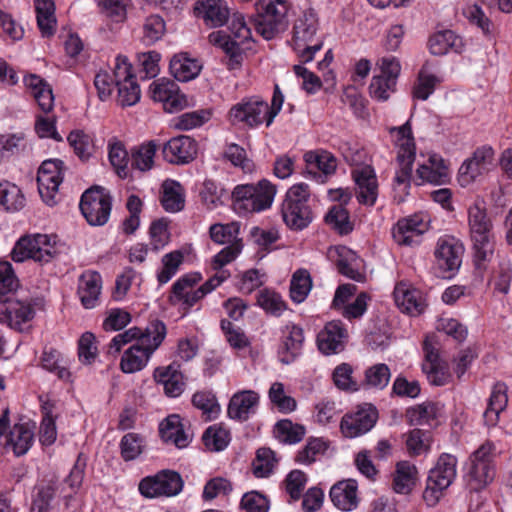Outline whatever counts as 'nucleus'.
Returning <instances> with one entry per match:
<instances>
[{
	"label": "nucleus",
	"instance_id": "nucleus-33",
	"mask_svg": "<svg viewBox=\"0 0 512 512\" xmlns=\"http://www.w3.org/2000/svg\"><path fill=\"white\" fill-rule=\"evenodd\" d=\"M330 499L337 508L343 511H351L356 508L358 504L356 481L350 479L334 484L330 489Z\"/></svg>",
	"mask_w": 512,
	"mask_h": 512
},
{
	"label": "nucleus",
	"instance_id": "nucleus-56",
	"mask_svg": "<svg viewBox=\"0 0 512 512\" xmlns=\"http://www.w3.org/2000/svg\"><path fill=\"white\" fill-rule=\"evenodd\" d=\"M328 447V442L322 438H309L306 445L298 451L295 461L302 465H310L323 455Z\"/></svg>",
	"mask_w": 512,
	"mask_h": 512
},
{
	"label": "nucleus",
	"instance_id": "nucleus-62",
	"mask_svg": "<svg viewBox=\"0 0 512 512\" xmlns=\"http://www.w3.org/2000/svg\"><path fill=\"white\" fill-rule=\"evenodd\" d=\"M145 336H152V334L147 332V326L142 329L139 327H132L128 330H126L123 333L117 334L110 342L108 353L112 355H116L121 351V348L130 343L131 341L135 340L136 343H140L143 337Z\"/></svg>",
	"mask_w": 512,
	"mask_h": 512
},
{
	"label": "nucleus",
	"instance_id": "nucleus-40",
	"mask_svg": "<svg viewBox=\"0 0 512 512\" xmlns=\"http://www.w3.org/2000/svg\"><path fill=\"white\" fill-rule=\"evenodd\" d=\"M507 403V386L502 382H498L493 386L487 409L483 414L484 421L488 426L496 425L499 415L506 408Z\"/></svg>",
	"mask_w": 512,
	"mask_h": 512
},
{
	"label": "nucleus",
	"instance_id": "nucleus-39",
	"mask_svg": "<svg viewBox=\"0 0 512 512\" xmlns=\"http://www.w3.org/2000/svg\"><path fill=\"white\" fill-rule=\"evenodd\" d=\"M197 7L205 23L210 27H220L228 21L229 9L224 0H200Z\"/></svg>",
	"mask_w": 512,
	"mask_h": 512
},
{
	"label": "nucleus",
	"instance_id": "nucleus-42",
	"mask_svg": "<svg viewBox=\"0 0 512 512\" xmlns=\"http://www.w3.org/2000/svg\"><path fill=\"white\" fill-rule=\"evenodd\" d=\"M161 204L167 212L175 213L184 208L185 198L183 188L175 180H166L162 185Z\"/></svg>",
	"mask_w": 512,
	"mask_h": 512
},
{
	"label": "nucleus",
	"instance_id": "nucleus-46",
	"mask_svg": "<svg viewBox=\"0 0 512 512\" xmlns=\"http://www.w3.org/2000/svg\"><path fill=\"white\" fill-rule=\"evenodd\" d=\"M157 147V142L150 140L134 148L131 152V166L142 172L152 169Z\"/></svg>",
	"mask_w": 512,
	"mask_h": 512
},
{
	"label": "nucleus",
	"instance_id": "nucleus-37",
	"mask_svg": "<svg viewBox=\"0 0 512 512\" xmlns=\"http://www.w3.org/2000/svg\"><path fill=\"white\" fill-rule=\"evenodd\" d=\"M169 69L176 80L188 82L199 75L201 65L196 59L189 58L186 53H179L170 60Z\"/></svg>",
	"mask_w": 512,
	"mask_h": 512
},
{
	"label": "nucleus",
	"instance_id": "nucleus-8",
	"mask_svg": "<svg viewBox=\"0 0 512 512\" xmlns=\"http://www.w3.org/2000/svg\"><path fill=\"white\" fill-rule=\"evenodd\" d=\"M43 307L44 301L40 297L6 298L0 301V323L7 324L18 332L29 331L36 311L42 310Z\"/></svg>",
	"mask_w": 512,
	"mask_h": 512
},
{
	"label": "nucleus",
	"instance_id": "nucleus-45",
	"mask_svg": "<svg viewBox=\"0 0 512 512\" xmlns=\"http://www.w3.org/2000/svg\"><path fill=\"white\" fill-rule=\"evenodd\" d=\"M33 440V430L27 424H15L9 433L7 443L12 446L15 455L22 456L31 448Z\"/></svg>",
	"mask_w": 512,
	"mask_h": 512
},
{
	"label": "nucleus",
	"instance_id": "nucleus-55",
	"mask_svg": "<svg viewBox=\"0 0 512 512\" xmlns=\"http://www.w3.org/2000/svg\"><path fill=\"white\" fill-rule=\"evenodd\" d=\"M312 288L310 274L305 269H299L292 275L290 281V296L296 303L303 302Z\"/></svg>",
	"mask_w": 512,
	"mask_h": 512
},
{
	"label": "nucleus",
	"instance_id": "nucleus-4",
	"mask_svg": "<svg viewBox=\"0 0 512 512\" xmlns=\"http://www.w3.org/2000/svg\"><path fill=\"white\" fill-rule=\"evenodd\" d=\"M310 188L306 183L290 187L281 206V216L286 226L293 231H301L313 220L309 205Z\"/></svg>",
	"mask_w": 512,
	"mask_h": 512
},
{
	"label": "nucleus",
	"instance_id": "nucleus-29",
	"mask_svg": "<svg viewBox=\"0 0 512 512\" xmlns=\"http://www.w3.org/2000/svg\"><path fill=\"white\" fill-rule=\"evenodd\" d=\"M101 289L102 277L98 272L87 270L80 275L77 292L86 309H92L98 305Z\"/></svg>",
	"mask_w": 512,
	"mask_h": 512
},
{
	"label": "nucleus",
	"instance_id": "nucleus-28",
	"mask_svg": "<svg viewBox=\"0 0 512 512\" xmlns=\"http://www.w3.org/2000/svg\"><path fill=\"white\" fill-rule=\"evenodd\" d=\"M448 180V168L443 158L438 154H432L416 170L415 183H431L441 185Z\"/></svg>",
	"mask_w": 512,
	"mask_h": 512
},
{
	"label": "nucleus",
	"instance_id": "nucleus-22",
	"mask_svg": "<svg viewBox=\"0 0 512 512\" xmlns=\"http://www.w3.org/2000/svg\"><path fill=\"white\" fill-rule=\"evenodd\" d=\"M429 224L420 214L400 219L393 230V238L399 245L417 246Z\"/></svg>",
	"mask_w": 512,
	"mask_h": 512
},
{
	"label": "nucleus",
	"instance_id": "nucleus-64",
	"mask_svg": "<svg viewBox=\"0 0 512 512\" xmlns=\"http://www.w3.org/2000/svg\"><path fill=\"white\" fill-rule=\"evenodd\" d=\"M252 465L256 477H268L276 465L274 452L270 448H259Z\"/></svg>",
	"mask_w": 512,
	"mask_h": 512
},
{
	"label": "nucleus",
	"instance_id": "nucleus-11",
	"mask_svg": "<svg viewBox=\"0 0 512 512\" xmlns=\"http://www.w3.org/2000/svg\"><path fill=\"white\" fill-rule=\"evenodd\" d=\"M57 253L56 236L35 234L20 238L11 252V257L15 262L33 259L39 263H48Z\"/></svg>",
	"mask_w": 512,
	"mask_h": 512
},
{
	"label": "nucleus",
	"instance_id": "nucleus-5",
	"mask_svg": "<svg viewBox=\"0 0 512 512\" xmlns=\"http://www.w3.org/2000/svg\"><path fill=\"white\" fill-rule=\"evenodd\" d=\"M318 28V17L312 8L303 11L294 23L293 49L303 63L312 61L315 53L322 48L323 43L317 37Z\"/></svg>",
	"mask_w": 512,
	"mask_h": 512
},
{
	"label": "nucleus",
	"instance_id": "nucleus-31",
	"mask_svg": "<svg viewBox=\"0 0 512 512\" xmlns=\"http://www.w3.org/2000/svg\"><path fill=\"white\" fill-rule=\"evenodd\" d=\"M329 254L333 257L337 255L335 264L340 274L346 276L357 282L365 281V273L359 269V257L351 249L345 246H339L334 249H330Z\"/></svg>",
	"mask_w": 512,
	"mask_h": 512
},
{
	"label": "nucleus",
	"instance_id": "nucleus-13",
	"mask_svg": "<svg viewBox=\"0 0 512 512\" xmlns=\"http://www.w3.org/2000/svg\"><path fill=\"white\" fill-rule=\"evenodd\" d=\"M202 280V275L198 272H192L182 275L172 285L169 302L172 305H179L184 314L203 299L202 290L198 289V284Z\"/></svg>",
	"mask_w": 512,
	"mask_h": 512
},
{
	"label": "nucleus",
	"instance_id": "nucleus-3",
	"mask_svg": "<svg viewBox=\"0 0 512 512\" xmlns=\"http://www.w3.org/2000/svg\"><path fill=\"white\" fill-rule=\"evenodd\" d=\"M495 451L494 444L486 441L470 455L464 475L470 492H480L493 482L496 475Z\"/></svg>",
	"mask_w": 512,
	"mask_h": 512
},
{
	"label": "nucleus",
	"instance_id": "nucleus-32",
	"mask_svg": "<svg viewBox=\"0 0 512 512\" xmlns=\"http://www.w3.org/2000/svg\"><path fill=\"white\" fill-rule=\"evenodd\" d=\"M304 342L303 329L297 325H287L282 345L279 348L280 361L292 363L300 354Z\"/></svg>",
	"mask_w": 512,
	"mask_h": 512
},
{
	"label": "nucleus",
	"instance_id": "nucleus-63",
	"mask_svg": "<svg viewBox=\"0 0 512 512\" xmlns=\"http://www.w3.org/2000/svg\"><path fill=\"white\" fill-rule=\"evenodd\" d=\"M108 157L118 176L121 178L127 177L130 159L123 143L120 141L109 143Z\"/></svg>",
	"mask_w": 512,
	"mask_h": 512
},
{
	"label": "nucleus",
	"instance_id": "nucleus-51",
	"mask_svg": "<svg viewBox=\"0 0 512 512\" xmlns=\"http://www.w3.org/2000/svg\"><path fill=\"white\" fill-rule=\"evenodd\" d=\"M192 404L194 407L202 411L206 420L216 419L221 411L220 405L215 394L212 391H197L192 396Z\"/></svg>",
	"mask_w": 512,
	"mask_h": 512
},
{
	"label": "nucleus",
	"instance_id": "nucleus-7",
	"mask_svg": "<svg viewBox=\"0 0 512 512\" xmlns=\"http://www.w3.org/2000/svg\"><path fill=\"white\" fill-rule=\"evenodd\" d=\"M391 133H396V145L398 147L397 162L399 170L394 178V188L407 195L411 185L413 163L416 156V148L412 129L409 121L398 128H392Z\"/></svg>",
	"mask_w": 512,
	"mask_h": 512
},
{
	"label": "nucleus",
	"instance_id": "nucleus-26",
	"mask_svg": "<svg viewBox=\"0 0 512 512\" xmlns=\"http://www.w3.org/2000/svg\"><path fill=\"white\" fill-rule=\"evenodd\" d=\"M348 332L339 320L328 322L317 335L318 349L326 355L343 350Z\"/></svg>",
	"mask_w": 512,
	"mask_h": 512
},
{
	"label": "nucleus",
	"instance_id": "nucleus-48",
	"mask_svg": "<svg viewBox=\"0 0 512 512\" xmlns=\"http://www.w3.org/2000/svg\"><path fill=\"white\" fill-rule=\"evenodd\" d=\"M308 172L316 174L315 170L330 175L335 172L337 163L336 158L327 151L313 152L309 151L304 155Z\"/></svg>",
	"mask_w": 512,
	"mask_h": 512
},
{
	"label": "nucleus",
	"instance_id": "nucleus-43",
	"mask_svg": "<svg viewBox=\"0 0 512 512\" xmlns=\"http://www.w3.org/2000/svg\"><path fill=\"white\" fill-rule=\"evenodd\" d=\"M417 468L408 461H401L396 465L393 480L394 490L400 494H408L416 484Z\"/></svg>",
	"mask_w": 512,
	"mask_h": 512
},
{
	"label": "nucleus",
	"instance_id": "nucleus-58",
	"mask_svg": "<svg viewBox=\"0 0 512 512\" xmlns=\"http://www.w3.org/2000/svg\"><path fill=\"white\" fill-rule=\"evenodd\" d=\"M211 117L208 110H197L192 112L183 113L172 119V126L176 130L188 131L198 128L206 123Z\"/></svg>",
	"mask_w": 512,
	"mask_h": 512
},
{
	"label": "nucleus",
	"instance_id": "nucleus-6",
	"mask_svg": "<svg viewBox=\"0 0 512 512\" xmlns=\"http://www.w3.org/2000/svg\"><path fill=\"white\" fill-rule=\"evenodd\" d=\"M255 6L254 27L261 36L270 40L286 30L290 9L287 0H259Z\"/></svg>",
	"mask_w": 512,
	"mask_h": 512
},
{
	"label": "nucleus",
	"instance_id": "nucleus-1",
	"mask_svg": "<svg viewBox=\"0 0 512 512\" xmlns=\"http://www.w3.org/2000/svg\"><path fill=\"white\" fill-rule=\"evenodd\" d=\"M468 225L475 263L480 268L491 259L494 252L493 224L483 201H476L469 207Z\"/></svg>",
	"mask_w": 512,
	"mask_h": 512
},
{
	"label": "nucleus",
	"instance_id": "nucleus-34",
	"mask_svg": "<svg viewBox=\"0 0 512 512\" xmlns=\"http://www.w3.org/2000/svg\"><path fill=\"white\" fill-rule=\"evenodd\" d=\"M24 83L31 91L39 108L45 113L50 112L54 106V95L51 86L36 74L25 76Z\"/></svg>",
	"mask_w": 512,
	"mask_h": 512
},
{
	"label": "nucleus",
	"instance_id": "nucleus-23",
	"mask_svg": "<svg viewBox=\"0 0 512 512\" xmlns=\"http://www.w3.org/2000/svg\"><path fill=\"white\" fill-rule=\"evenodd\" d=\"M464 248L454 237L439 238L435 250L436 264L444 272L457 271L462 263Z\"/></svg>",
	"mask_w": 512,
	"mask_h": 512
},
{
	"label": "nucleus",
	"instance_id": "nucleus-25",
	"mask_svg": "<svg viewBox=\"0 0 512 512\" xmlns=\"http://www.w3.org/2000/svg\"><path fill=\"white\" fill-rule=\"evenodd\" d=\"M164 159L172 164L191 162L197 154V143L189 136L181 135L171 138L163 146Z\"/></svg>",
	"mask_w": 512,
	"mask_h": 512
},
{
	"label": "nucleus",
	"instance_id": "nucleus-30",
	"mask_svg": "<svg viewBox=\"0 0 512 512\" xmlns=\"http://www.w3.org/2000/svg\"><path fill=\"white\" fill-rule=\"evenodd\" d=\"M259 403V396L252 390L238 392L230 399L227 413L228 416L240 422L248 420L254 414Z\"/></svg>",
	"mask_w": 512,
	"mask_h": 512
},
{
	"label": "nucleus",
	"instance_id": "nucleus-24",
	"mask_svg": "<svg viewBox=\"0 0 512 512\" xmlns=\"http://www.w3.org/2000/svg\"><path fill=\"white\" fill-rule=\"evenodd\" d=\"M352 178L356 184V198L366 206H374L378 197V181L375 170L365 165L352 171Z\"/></svg>",
	"mask_w": 512,
	"mask_h": 512
},
{
	"label": "nucleus",
	"instance_id": "nucleus-38",
	"mask_svg": "<svg viewBox=\"0 0 512 512\" xmlns=\"http://www.w3.org/2000/svg\"><path fill=\"white\" fill-rule=\"evenodd\" d=\"M154 377L164 386L165 394L169 397H178L184 391L183 375L173 365L157 368Z\"/></svg>",
	"mask_w": 512,
	"mask_h": 512
},
{
	"label": "nucleus",
	"instance_id": "nucleus-54",
	"mask_svg": "<svg viewBox=\"0 0 512 512\" xmlns=\"http://www.w3.org/2000/svg\"><path fill=\"white\" fill-rule=\"evenodd\" d=\"M268 397L277 410L283 414H289L297 408L296 400L286 394L284 384L281 382H274L271 385Z\"/></svg>",
	"mask_w": 512,
	"mask_h": 512
},
{
	"label": "nucleus",
	"instance_id": "nucleus-47",
	"mask_svg": "<svg viewBox=\"0 0 512 512\" xmlns=\"http://www.w3.org/2000/svg\"><path fill=\"white\" fill-rule=\"evenodd\" d=\"M41 365L45 370L55 374L61 380L68 381L70 379L71 374L67 368V362L61 353L54 348L44 349Z\"/></svg>",
	"mask_w": 512,
	"mask_h": 512
},
{
	"label": "nucleus",
	"instance_id": "nucleus-44",
	"mask_svg": "<svg viewBox=\"0 0 512 512\" xmlns=\"http://www.w3.org/2000/svg\"><path fill=\"white\" fill-rule=\"evenodd\" d=\"M210 42L218 44L226 53V65L229 70H234L240 67L243 55L241 47L238 42L229 41L221 31L213 32L209 35Z\"/></svg>",
	"mask_w": 512,
	"mask_h": 512
},
{
	"label": "nucleus",
	"instance_id": "nucleus-41",
	"mask_svg": "<svg viewBox=\"0 0 512 512\" xmlns=\"http://www.w3.org/2000/svg\"><path fill=\"white\" fill-rule=\"evenodd\" d=\"M37 25L43 37H51L56 30L55 5L52 0H35Z\"/></svg>",
	"mask_w": 512,
	"mask_h": 512
},
{
	"label": "nucleus",
	"instance_id": "nucleus-60",
	"mask_svg": "<svg viewBox=\"0 0 512 512\" xmlns=\"http://www.w3.org/2000/svg\"><path fill=\"white\" fill-rule=\"evenodd\" d=\"M202 440L206 448L211 451H221L230 442V433L221 426H209L203 433Z\"/></svg>",
	"mask_w": 512,
	"mask_h": 512
},
{
	"label": "nucleus",
	"instance_id": "nucleus-10",
	"mask_svg": "<svg viewBox=\"0 0 512 512\" xmlns=\"http://www.w3.org/2000/svg\"><path fill=\"white\" fill-rule=\"evenodd\" d=\"M457 458L443 453L430 469L423 498L429 506L436 505L443 492L454 482L457 476Z\"/></svg>",
	"mask_w": 512,
	"mask_h": 512
},
{
	"label": "nucleus",
	"instance_id": "nucleus-15",
	"mask_svg": "<svg viewBox=\"0 0 512 512\" xmlns=\"http://www.w3.org/2000/svg\"><path fill=\"white\" fill-rule=\"evenodd\" d=\"M64 163L60 159L42 162L37 173L38 191L42 200L49 206L56 204V195L63 180Z\"/></svg>",
	"mask_w": 512,
	"mask_h": 512
},
{
	"label": "nucleus",
	"instance_id": "nucleus-20",
	"mask_svg": "<svg viewBox=\"0 0 512 512\" xmlns=\"http://www.w3.org/2000/svg\"><path fill=\"white\" fill-rule=\"evenodd\" d=\"M61 487L62 483L55 475L38 480L32 489L29 512H51Z\"/></svg>",
	"mask_w": 512,
	"mask_h": 512
},
{
	"label": "nucleus",
	"instance_id": "nucleus-35",
	"mask_svg": "<svg viewBox=\"0 0 512 512\" xmlns=\"http://www.w3.org/2000/svg\"><path fill=\"white\" fill-rule=\"evenodd\" d=\"M430 53L435 56H443L450 51L461 52L463 42L461 37L451 30H443L434 33L428 41Z\"/></svg>",
	"mask_w": 512,
	"mask_h": 512
},
{
	"label": "nucleus",
	"instance_id": "nucleus-49",
	"mask_svg": "<svg viewBox=\"0 0 512 512\" xmlns=\"http://www.w3.org/2000/svg\"><path fill=\"white\" fill-rule=\"evenodd\" d=\"M0 205L6 211L16 212L25 206V197L18 186L10 182L0 183Z\"/></svg>",
	"mask_w": 512,
	"mask_h": 512
},
{
	"label": "nucleus",
	"instance_id": "nucleus-50",
	"mask_svg": "<svg viewBox=\"0 0 512 512\" xmlns=\"http://www.w3.org/2000/svg\"><path fill=\"white\" fill-rule=\"evenodd\" d=\"M306 433L303 425L293 423L289 419L278 421L274 427L276 438L286 444H296L300 442Z\"/></svg>",
	"mask_w": 512,
	"mask_h": 512
},
{
	"label": "nucleus",
	"instance_id": "nucleus-53",
	"mask_svg": "<svg viewBox=\"0 0 512 512\" xmlns=\"http://www.w3.org/2000/svg\"><path fill=\"white\" fill-rule=\"evenodd\" d=\"M165 32L164 19L159 15H150L144 21L141 41L144 45L151 46L161 40Z\"/></svg>",
	"mask_w": 512,
	"mask_h": 512
},
{
	"label": "nucleus",
	"instance_id": "nucleus-61",
	"mask_svg": "<svg viewBox=\"0 0 512 512\" xmlns=\"http://www.w3.org/2000/svg\"><path fill=\"white\" fill-rule=\"evenodd\" d=\"M201 200L209 210L223 204V198L228 196L227 191L213 180H205L200 192Z\"/></svg>",
	"mask_w": 512,
	"mask_h": 512
},
{
	"label": "nucleus",
	"instance_id": "nucleus-27",
	"mask_svg": "<svg viewBox=\"0 0 512 512\" xmlns=\"http://www.w3.org/2000/svg\"><path fill=\"white\" fill-rule=\"evenodd\" d=\"M393 296L398 308L411 316L422 314L427 306L423 293L403 282L395 286Z\"/></svg>",
	"mask_w": 512,
	"mask_h": 512
},
{
	"label": "nucleus",
	"instance_id": "nucleus-9",
	"mask_svg": "<svg viewBox=\"0 0 512 512\" xmlns=\"http://www.w3.org/2000/svg\"><path fill=\"white\" fill-rule=\"evenodd\" d=\"M275 195V185L266 179L257 184L237 185L232 192L235 209L245 213L260 212L270 208Z\"/></svg>",
	"mask_w": 512,
	"mask_h": 512
},
{
	"label": "nucleus",
	"instance_id": "nucleus-19",
	"mask_svg": "<svg viewBox=\"0 0 512 512\" xmlns=\"http://www.w3.org/2000/svg\"><path fill=\"white\" fill-rule=\"evenodd\" d=\"M378 419V412L371 404L359 407L352 413L345 414L340 429L347 438H355L370 431Z\"/></svg>",
	"mask_w": 512,
	"mask_h": 512
},
{
	"label": "nucleus",
	"instance_id": "nucleus-52",
	"mask_svg": "<svg viewBox=\"0 0 512 512\" xmlns=\"http://www.w3.org/2000/svg\"><path fill=\"white\" fill-rule=\"evenodd\" d=\"M325 221L341 235H347L353 230L348 210L341 204L332 206L325 216Z\"/></svg>",
	"mask_w": 512,
	"mask_h": 512
},
{
	"label": "nucleus",
	"instance_id": "nucleus-17",
	"mask_svg": "<svg viewBox=\"0 0 512 512\" xmlns=\"http://www.w3.org/2000/svg\"><path fill=\"white\" fill-rule=\"evenodd\" d=\"M229 119L233 125L244 124L250 128L257 127L268 117L267 102L260 97L244 98L229 110Z\"/></svg>",
	"mask_w": 512,
	"mask_h": 512
},
{
	"label": "nucleus",
	"instance_id": "nucleus-59",
	"mask_svg": "<svg viewBox=\"0 0 512 512\" xmlns=\"http://www.w3.org/2000/svg\"><path fill=\"white\" fill-rule=\"evenodd\" d=\"M53 405L46 402L42 406L43 418L39 429V440L42 445L50 446L57 438L55 419L52 415Z\"/></svg>",
	"mask_w": 512,
	"mask_h": 512
},
{
	"label": "nucleus",
	"instance_id": "nucleus-2",
	"mask_svg": "<svg viewBox=\"0 0 512 512\" xmlns=\"http://www.w3.org/2000/svg\"><path fill=\"white\" fill-rule=\"evenodd\" d=\"M147 332L152 336L143 337L140 343L132 345L124 352L120 362L124 373H135L147 365L152 354L164 341L167 328L163 321L154 319L147 324Z\"/></svg>",
	"mask_w": 512,
	"mask_h": 512
},
{
	"label": "nucleus",
	"instance_id": "nucleus-21",
	"mask_svg": "<svg viewBox=\"0 0 512 512\" xmlns=\"http://www.w3.org/2000/svg\"><path fill=\"white\" fill-rule=\"evenodd\" d=\"M150 93L154 101L161 102L166 112L173 113L187 105V99L175 81L158 79L151 83Z\"/></svg>",
	"mask_w": 512,
	"mask_h": 512
},
{
	"label": "nucleus",
	"instance_id": "nucleus-16",
	"mask_svg": "<svg viewBox=\"0 0 512 512\" xmlns=\"http://www.w3.org/2000/svg\"><path fill=\"white\" fill-rule=\"evenodd\" d=\"M183 480L175 471H162L153 477H146L139 484L140 493L147 498L175 496L183 489Z\"/></svg>",
	"mask_w": 512,
	"mask_h": 512
},
{
	"label": "nucleus",
	"instance_id": "nucleus-57",
	"mask_svg": "<svg viewBox=\"0 0 512 512\" xmlns=\"http://www.w3.org/2000/svg\"><path fill=\"white\" fill-rule=\"evenodd\" d=\"M184 261V253L180 250H174L165 254L162 259V268L157 273V280L160 284L169 282L178 272Z\"/></svg>",
	"mask_w": 512,
	"mask_h": 512
},
{
	"label": "nucleus",
	"instance_id": "nucleus-12",
	"mask_svg": "<svg viewBox=\"0 0 512 512\" xmlns=\"http://www.w3.org/2000/svg\"><path fill=\"white\" fill-rule=\"evenodd\" d=\"M79 208L90 225L103 226L110 217L112 197L105 188L94 186L82 194Z\"/></svg>",
	"mask_w": 512,
	"mask_h": 512
},
{
	"label": "nucleus",
	"instance_id": "nucleus-14",
	"mask_svg": "<svg viewBox=\"0 0 512 512\" xmlns=\"http://www.w3.org/2000/svg\"><path fill=\"white\" fill-rule=\"evenodd\" d=\"M381 73L375 75L369 85L370 96L378 101H386L395 91L401 65L394 56L383 57L380 64Z\"/></svg>",
	"mask_w": 512,
	"mask_h": 512
},
{
	"label": "nucleus",
	"instance_id": "nucleus-36",
	"mask_svg": "<svg viewBox=\"0 0 512 512\" xmlns=\"http://www.w3.org/2000/svg\"><path fill=\"white\" fill-rule=\"evenodd\" d=\"M159 432L164 442L174 444L178 448H184L189 444V436L184 431L179 415L168 416L160 424Z\"/></svg>",
	"mask_w": 512,
	"mask_h": 512
},
{
	"label": "nucleus",
	"instance_id": "nucleus-18",
	"mask_svg": "<svg viewBox=\"0 0 512 512\" xmlns=\"http://www.w3.org/2000/svg\"><path fill=\"white\" fill-rule=\"evenodd\" d=\"M494 150L490 146H482L475 150L472 157L464 161L458 172V181L466 187L478 177L487 173L493 166Z\"/></svg>",
	"mask_w": 512,
	"mask_h": 512
}]
</instances>
